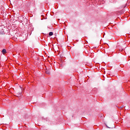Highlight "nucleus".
<instances>
[{"label":"nucleus","instance_id":"nucleus-3","mask_svg":"<svg viewBox=\"0 0 130 130\" xmlns=\"http://www.w3.org/2000/svg\"><path fill=\"white\" fill-rule=\"evenodd\" d=\"M49 35L50 36H52V35H53V32H50L49 34Z\"/></svg>","mask_w":130,"mask_h":130},{"label":"nucleus","instance_id":"nucleus-4","mask_svg":"<svg viewBox=\"0 0 130 130\" xmlns=\"http://www.w3.org/2000/svg\"><path fill=\"white\" fill-rule=\"evenodd\" d=\"M21 18H23V20H21V22H23L24 21V20H26V18H24V17H23V16H22Z\"/></svg>","mask_w":130,"mask_h":130},{"label":"nucleus","instance_id":"nucleus-1","mask_svg":"<svg viewBox=\"0 0 130 130\" xmlns=\"http://www.w3.org/2000/svg\"><path fill=\"white\" fill-rule=\"evenodd\" d=\"M46 74H47V75H50V71L47 70L46 71Z\"/></svg>","mask_w":130,"mask_h":130},{"label":"nucleus","instance_id":"nucleus-2","mask_svg":"<svg viewBox=\"0 0 130 130\" xmlns=\"http://www.w3.org/2000/svg\"><path fill=\"white\" fill-rule=\"evenodd\" d=\"M2 53H7V50L6 49H4L2 50Z\"/></svg>","mask_w":130,"mask_h":130}]
</instances>
